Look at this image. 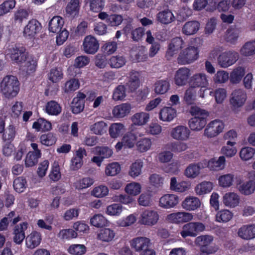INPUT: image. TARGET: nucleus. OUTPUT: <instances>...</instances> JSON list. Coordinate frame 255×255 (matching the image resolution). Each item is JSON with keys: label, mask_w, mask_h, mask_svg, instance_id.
<instances>
[{"label": "nucleus", "mask_w": 255, "mask_h": 255, "mask_svg": "<svg viewBox=\"0 0 255 255\" xmlns=\"http://www.w3.org/2000/svg\"><path fill=\"white\" fill-rule=\"evenodd\" d=\"M25 49L22 46H12L7 50V55L11 60L19 64L26 57Z\"/></svg>", "instance_id": "9d476101"}, {"label": "nucleus", "mask_w": 255, "mask_h": 255, "mask_svg": "<svg viewBox=\"0 0 255 255\" xmlns=\"http://www.w3.org/2000/svg\"><path fill=\"white\" fill-rule=\"evenodd\" d=\"M199 53V49L197 46L189 45L180 52L178 61L183 65L192 63L198 58Z\"/></svg>", "instance_id": "f03ea898"}, {"label": "nucleus", "mask_w": 255, "mask_h": 255, "mask_svg": "<svg viewBox=\"0 0 255 255\" xmlns=\"http://www.w3.org/2000/svg\"><path fill=\"white\" fill-rule=\"evenodd\" d=\"M159 220V215L157 211L149 209H144L140 214L138 223L140 225L148 227L156 225Z\"/></svg>", "instance_id": "7ed1b4c3"}, {"label": "nucleus", "mask_w": 255, "mask_h": 255, "mask_svg": "<svg viewBox=\"0 0 255 255\" xmlns=\"http://www.w3.org/2000/svg\"><path fill=\"white\" fill-rule=\"evenodd\" d=\"M240 53L242 56L245 57L255 55V40L246 42L241 48Z\"/></svg>", "instance_id": "f704fd0d"}, {"label": "nucleus", "mask_w": 255, "mask_h": 255, "mask_svg": "<svg viewBox=\"0 0 255 255\" xmlns=\"http://www.w3.org/2000/svg\"><path fill=\"white\" fill-rule=\"evenodd\" d=\"M240 196L235 192H228L223 196V203L227 207L235 208L239 206Z\"/></svg>", "instance_id": "f8f14e48"}, {"label": "nucleus", "mask_w": 255, "mask_h": 255, "mask_svg": "<svg viewBox=\"0 0 255 255\" xmlns=\"http://www.w3.org/2000/svg\"><path fill=\"white\" fill-rule=\"evenodd\" d=\"M80 86V83L78 79L71 78L65 84L64 91L65 92H73L77 90Z\"/></svg>", "instance_id": "338daca9"}, {"label": "nucleus", "mask_w": 255, "mask_h": 255, "mask_svg": "<svg viewBox=\"0 0 255 255\" xmlns=\"http://www.w3.org/2000/svg\"><path fill=\"white\" fill-rule=\"evenodd\" d=\"M41 155L35 154L32 151H29L25 158V166L29 167L34 166L37 163L38 160L40 158Z\"/></svg>", "instance_id": "680f3d73"}, {"label": "nucleus", "mask_w": 255, "mask_h": 255, "mask_svg": "<svg viewBox=\"0 0 255 255\" xmlns=\"http://www.w3.org/2000/svg\"><path fill=\"white\" fill-rule=\"evenodd\" d=\"M149 115L144 112L137 113L134 114L131 118L132 123L136 126H143L148 121Z\"/></svg>", "instance_id": "473e14b6"}, {"label": "nucleus", "mask_w": 255, "mask_h": 255, "mask_svg": "<svg viewBox=\"0 0 255 255\" xmlns=\"http://www.w3.org/2000/svg\"><path fill=\"white\" fill-rule=\"evenodd\" d=\"M41 29L40 23L36 19H32L29 21L25 26L23 34L25 37L31 38L34 37Z\"/></svg>", "instance_id": "4be33fe9"}, {"label": "nucleus", "mask_w": 255, "mask_h": 255, "mask_svg": "<svg viewBox=\"0 0 255 255\" xmlns=\"http://www.w3.org/2000/svg\"><path fill=\"white\" fill-rule=\"evenodd\" d=\"M240 33L241 30L239 28L231 27L227 30L225 38L228 42L235 43L239 38Z\"/></svg>", "instance_id": "49530a36"}, {"label": "nucleus", "mask_w": 255, "mask_h": 255, "mask_svg": "<svg viewBox=\"0 0 255 255\" xmlns=\"http://www.w3.org/2000/svg\"><path fill=\"white\" fill-rule=\"evenodd\" d=\"M67 251L71 255H83L86 252V248L83 244H71Z\"/></svg>", "instance_id": "a18cd8bd"}, {"label": "nucleus", "mask_w": 255, "mask_h": 255, "mask_svg": "<svg viewBox=\"0 0 255 255\" xmlns=\"http://www.w3.org/2000/svg\"><path fill=\"white\" fill-rule=\"evenodd\" d=\"M86 150L83 147H79L75 151L70 164V168L72 170H77L82 167L83 158L86 155Z\"/></svg>", "instance_id": "aec40b11"}, {"label": "nucleus", "mask_w": 255, "mask_h": 255, "mask_svg": "<svg viewBox=\"0 0 255 255\" xmlns=\"http://www.w3.org/2000/svg\"><path fill=\"white\" fill-rule=\"evenodd\" d=\"M149 184L155 188L161 187L164 183V178L160 174L153 173L149 176Z\"/></svg>", "instance_id": "603ef678"}, {"label": "nucleus", "mask_w": 255, "mask_h": 255, "mask_svg": "<svg viewBox=\"0 0 255 255\" xmlns=\"http://www.w3.org/2000/svg\"><path fill=\"white\" fill-rule=\"evenodd\" d=\"M141 184L134 181L127 184L125 188V192L130 196H137L141 192Z\"/></svg>", "instance_id": "ea45409f"}, {"label": "nucleus", "mask_w": 255, "mask_h": 255, "mask_svg": "<svg viewBox=\"0 0 255 255\" xmlns=\"http://www.w3.org/2000/svg\"><path fill=\"white\" fill-rule=\"evenodd\" d=\"M171 134L174 139L185 140L188 138L190 131L188 128H172Z\"/></svg>", "instance_id": "c03bdc74"}, {"label": "nucleus", "mask_w": 255, "mask_h": 255, "mask_svg": "<svg viewBox=\"0 0 255 255\" xmlns=\"http://www.w3.org/2000/svg\"><path fill=\"white\" fill-rule=\"evenodd\" d=\"M233 217V213L229 210L223 209L217 212L216 215V221L219 223H227L230 221Z\"/></svg>", "instance_id": "37998d69"}, {"label": "nucleus", "mask_w": 255, "mask_h": 255, "mask_svg": "<svg viewBox=\"0 0 255 255\" xmlns=\"http://www.w3.org/2000/svg\"><path fill=\"white\" fill-rule=\"evenodd\" d=\"M49 176L50 179L54 181H57L61 178L59 165L57 161H55L52 164Z\"/></svg>", "instance_id": "e2e57ef3"}, {"label": "nucleus", "mask_w": 255, "mask_h": 255, "mask_svg": "<svg viewBox=\"0 0 255 255\" xmlns=\"http://www.w3.org/2000/svg\"><path fill=\"white\" fill-rule=\"evenodd\" d=\"M179 197L173 194H166L161 196L159 201V205L164 209L174 208L179 203Z\"/></svg>", "instance_id": "9b49d317"}, {"label": "nucleus", "mask_w": 255, "mask_h": 255, "mask_svg": "<svg viewBox=\"0 0 255 255\" xmlns=\"http://www.w3.org/2000/svg\"><path fill=\"white\" fill-rule=\"evenodd\" d=\"M90 62V58L86 56H80L77 57L75 60L74 66L69 68L68 71L70 72H74L75 74L71 73V76L78 77V75L80 74V70L78 68H81L88 65Z\"/></svg>", "instance_id": "5701e85b"}, {"label": "nucleus", "mask_w": 255, "mask_h": 255, "mask_svg": "<svg viewBox=\"0 0 255 255\" xmlns=\"http://www.w3.org/2000/svg\"><path fill=\"white\" fill-rule=\"evenodd\" d=\"M94 183V180L90 177L77 178L73 182V187L78 190L86 189Z\"/></svg>", "instance_id": "c756f323"}, {"label": "nucleus", "mask_w": 255, "mask_h": 255, "mask_svg": "<svg viewBox=\"0 0 255 255\" xmlns=\"http://www.w3.org/2000/svg\"><path fill=\"white\" fill-rule=\"evenodd\" d=\"M204 167L203 162L190 164L185 169L184 174L188 178L195 179L200 175L201 169Z\"/></svg>", "instance_id": "393cba45"}, {"label": "nucleus", "mask_w": 255, "mask_h": 255, "mask_svg": "<svg viewBox=\"0 0 255 255\" xmlns=\"http://www.w3.org/2000/svg\"><path fill=\"white\" fill-rule=\"evenodd\" d=\"M56 140V137L52 132L43 133L40 137V143L46 146L54 144Z\"/></svg>", "instance_id": "8fccbe9b"}, {"label": "nucleus", "mask_w": 255, "mask_h": 255, "mask_svg": "<svg viewBox=\"0 0 255 255\" xmlns=\"http://www.w3.org/2000/svg\"><path fill=\"white\" fill-rule=\"evenodd\" d=\"M193 215L192 213L185 212H177L168 215L166 217V220L171 223L181 224L187 223L193 219Z\"/></svg>", "instance_id": "423d86ee"}, {"label": "nucleus", "mask_w": 255, "mask_h": 255, "mask_svg": "<svg viewBox=\"0 0 255 255\" xmlns=\"http://www.w3.org/2000/svg\"><path fill=\"white\" fill-rule=\"evenodd\" d=\"M190 70L186 67L179 69L175 73L174 82L178 86H183L186 84L190 76Z\"/></svg>", "instance_id": "b1692460"}, {"label": "nucleus", "mask_w": 255, "mask_h": 255, "mask_svg": "<svg viewBox=\"0 0 255 255\" xmlns=\"http://www.w3.org/2000/svg\"><path fill=\"white\" fill-rule=\"evenodd\" d=\"M202 205L201 200L197 197L189 196L181 203V207L186 211H194L200 209Z\"/></svg>", "instance_id": "ddd939ff"}, {"label": "nucleus", "mask_w": 255, "mask_h": 255, "mask_svg": "<svg viewBox=\"0 0 255 255\" xmlns=\"http://www.w3.org/2000/svg\"><path fill=\"white\" fill-rule=\"evenodd\" d=\"M196 97V90L194 87L192 86L185 91L183 100L188 105H191L194 103Z\"/></svg>", "instance_id": "0e129e2a"}, {"label": "nucleus", "mask_w": 255, "mask_h": 255, "mask_svg": "<svg viewBox=\"0 0 255 255\" xmlns=\"http://www.w3.org/2000/svg\"><path fill=\"white\" fill-rule=\"evenodd\" d=\"M229 79V73L224 70L218 71L213 77V81L216 84L225 83Z\"/></svg>", "instance_id": "bf43d9fd"}, {"label": "nucleus", "mask_w": 255, "mask_h": 255, "mask_svg": "<svg viewBox=\"0 0 255 255\" xmlns=\"http://www.w3.org/2000/svg\"><path fill=\"white\" fill-rule=\"evenodd\" d=\"M152 143L150 139L144 138L139 140L136 143L137 150L140 152H144L148 150Z\"/></svg>", "instance_id": "69168bd1"}, {"label": "nucleus", "mask_w": 255, "mask_h": 255, "mask_svg": "<svg viewBox=\"0 0 255 255\" xmlns=\"http://www.w3.org/2000/svg\"><path fill=\"white\" fill-rule=\"evenodd\" d=\"M190 84L194 88L207 87L209 85L207 76L205 73L196 74L191 77Z\"/></svg>", "instance_id": "a878e982"}, {"label": "nucleus", "mask_w": 255, "mask_h": 255, "mask_svg": "<svg viewBox=\"0 0 255 255\" xmlns=\"http://www.w3.org/2000/svg\"><path fill=\"white\" fill-rule=\"evenodd\" d=\"M20 69L26 74L33 73L36 69L37 62L31 56H27L18 64Z\"/></svg>", "instance_id": "a211bd4d"}, {"label": "nucleus", "mask_w": 255, "mask_h": 255, "mask_svg": "<svg viewBox=\"0 0 255 255\" xmlns=\"http://www.w3.org/2000/svg\"><path fill=\"white\" fill-rule=\"evenodd\" d=\"M133 60L135 62H143L147 59L146 48L144 46H139L133 49L130 53Z\"/></svg>", "instance_id": "7c9ffc66"}, {"label": "nucleus", "mask_w": 255, "mask_h": 255, "mask_svg": "<svg viewBox=\"0 0 255 255\" xmlns=\"http://www.w3.org/2000/svg\"><path fill=\"white\" fill-rule=\"evenodd\" d=\"M91 224L96 227H102L109 224L108 221L103 215L97 214L94 215L90 220Z\"/></svg>", "instance_id": "5fc2aeb1"}, {"label": "nucleus", "mask_w": 255, "mask_h": 255, "mask_svg": "<svg viewBox=\"0 0 255 255\" xmlns=\"http://www.w3.org/2000/svg\"><path fill=\"white\" fill-rule=\"evenodd\" d=\"M19 90V82L14 76H6L0 82V90L7 98L15 97Z\"/></svg>", "instance_id": "f257e3e1"}, {"label": "nucleus", "mask_w": 255, "mask_h": 255, "mask_svg": "<svg viewBox=\"0 0 255 255\" xmlns=\"http://www.w3.org/2000/svg\"><path fill=\"white\" fill-rule=\"evenodd\" d=\"M41 241V233L36 231H33L25 238V246L28 249H34L40 244Z\"/></svg>", "instance_id": "f3484780"}, {"label": "nucleus", "mask_w": 255, "mask_h": 255, "mask_svg": "<svg viewBox=\"0 0 255 255\" xmlns=\"http://www.w3.org/2000/svg\"><path fill=\"white\" fill-rule=\"evenodd\" d=\"M183 40L179 37L173 38L169 43L166 56L169 59L176 54L184 44Z\"/></svg>", "instance_id": "6ab92c4d"}, {"label": "nucleus", "mask_w": 255, "mask_h": 255, "mask_svg": "<svg viewBox=\"0 0 255 255\" xmlns=\"http://www.w3.org/2000/svg\"><path fill=\"white\" fill-rule=\"evenodd\" d=\"M247 99L246 91L242 89H237L234 90L230 97V102L234 109L242 107Z\"/></svg>", "instance_id": "0eeeda50"}, {"label": "nucleus", "mask_w": 255, "mask_h": 255, "mask_svg": "<svg viewBox=\"0 0 255 255\" xmlns=\"http://www.w3.org/2000/svg\"><path fill=\"white\" fill-rule=\"evenodd\" d=\"M151 245V240L146 237H140L133 238L130 241L131 248L136 252H140Z\"/></svg>", "instance_id": "2eb2a0df"}, {"label": "nucleus", "mask_w": 255, "mask_h": 255, "mask_svg": "<svg viewBox=\"0 0 255 255\" xmlns=\"http://www.w3.org/2000/svg\"><path fill=\"white\" fill-rule=\"evenodd\" d=\"M210 95L214 96L216 102L218 104H221L226 98L227 96V92L226 89L223 88H219L215 90L214 92L211 91Z\"/></svg>", "instance_id": "6e6d98bb"}, {"label": "nucleus", "mask_w": 255, "mask_h": 255, "mask_svg": "<svg viewBox=\"0 0 255 255\" xmlns=\"http://www.w3.org/2000/svg\"><path fill=\"white\" fill-rule=\"evenodd\" d=\"M58 237L62 240H70L77 238V233L72 229H66L61 230Z\"/></svg>", "instance_id": "052dcab7"}, {"label": "nucleus", "mask_w": 255, "mask_h": 255, "mask_svg": "<svg viewBox=\"0 0 255 255\" xmlns=\"http://www.w3.org/2000/svg\"><path fill=\"white\" fill-rule=\"evenodd\" d=\"M143 166V163L141 160H136L130 166L128 175L133 178L139 176L141 174Z\"/></svg>", "instance_id": "e433bc0d"}, {"label": "nucleus", "mask_w": 255, "mask_h": 255, "mask_svg": "<svg viewBox=\"0 0 255 255\" xmlns=\"http://www.w3.org/2000/svg\"><path fill=\"white\" fill-rule=\"evenodd\" d=\"M109 192V189L105 185H101L95 187L91 192V195L96 198H103L107 196Z\"/></svg>", "instance_id": "4d7b16f0"}, {"label": "nucleus", "mask_w": 255, "mask_h": 255, "mask_svg": "<svg viewBox=\"0 0 255 255\" xmlns=\"http://www.w3.org/2000/svg\"><path fill=\"white\" fill-rule=\"evenodd\" d=\"M239 58L235 51H229L221 54L218 58V63L222 68H228L234 64Z\"/></svg>", "instance_id": "39448f33"}, {"label": "nucleus", "mask_w": 255, "mask_h": 255, "mask_svg": "<svg viewBox=\"0 0 255 255\" xmlns=\"http://www.w3.org/2000/svg\"><path fill=\"white\" fill-rule=\"evenodd\" d=\"M157 20L164 24L171 23L175 20V16L169 9H165L159 12L156 15Z\"/></svg>", "instance_id": "c85d7f7f"}, {"label": "nucleus", "mask_w": 255, "mask_h": 255, "mask_svg": "<svg viewBox=\"0 0 255 255\" xmlns=\"http://www.w3.org/2000/svg\"><path fill=\"white\" fill-rule=\"evenodd\" d=\"M64 21L59 16H54L49 21V30L53 33H58L62 28Z\"/></svg>", "instance_id": "72a5a7b5"}, {"label": "nucleus", "mask_w": 255, "mask_h": 255, "mask_svg": "<svg viewBox=\"0 0 255 255\" xmlns=\"http://www.w3.org/2000/svg\"><path fill=\"white\" fill-rule=\"evenodd\" d=\"M235 141H228L226 145L221 148V153L228 157L235 156L237 152V149L235 146Z\"/></svg>", "instance_id": "79ce46f5"}, {"label": "nucleus", "mask_w": 255, "mask_h": 255, "mask_svg": "<svg viewBox=\"0 0 255 255\" xmlns=\"http://www.w3.org/2000/svg\"><path fill=\"white\" fill-rule=\"evenodd\" d=\"M152 194L149 191L141 194L137 199L139 205L143 207H149L152 205Z\"/></svg>", "instance_id": "de8ad7c7"}, {"label": "nucleus", "mask_w": 255, "mask_h": 255, "mask_svg": "<svg viewBox=\"0 0 255 255\" xmlns=\"http://www.w3.org/2000/svg\"><path fill=\"white\" fill-rule=\"evenodd\" d=\"M28 226L27 223L23 222L15 227L13 233V240L15 244H21L23 240L26 238L25 231L27 230Z\"/></svg>", "instance_id": "412c9836"}, {"label": "nucleus", "mask_w": 255, "mask_h": 255, "mask_svg": "<svg viewBox=\"0 0 255 255\" xmlns=\"http://www.w3.org/2000/svg\"><path fill=\"white\" fill-rule=\"evenodd\" d=\"M212 236L209 235H201L197 237L194 241L195 244L200 247L202 253L212 254L216 253L218 248L217 247H208L213 241Z\"/></svg>", "instance_id": "20e7f679"}, {"label": "nucleus", "mask_w": 255, "mask_h": 255, "mask_svg": "<svg viewBox=\"0 0 255 255\" xmlns=\"http://www.w3.org/2000/svg\"><path fill=\"white\" fill-rule=\"evenodd\" d=\"M176 111L171 107L163 108L160 113V119L165 122L172 121L176 116Z\"/></svg>", "instance_id": "a19ab883"}, {"label": "nucleus", "mask_w": 255, "mask_h": 255, "mask_svg": "<svg viewBox=\"0 0 255 255\" xmlns=\"http://www.w3.org/2000/svg\"><path fill=\"white\" fill-rule=\"evenodd\" d=\"M213 189V184L210 181H203L195 187V192L197 195L201 196L210 193Z\"/></svg>", "instance_id": "2f4dec72"}, {"label": "nucleus", "mask_w": 255, "mask_h": 255, "mask_svg": "<svg viewBox=\"0 0 255 255\" xmlns=\"http://www.w3.org/2000/svg\"><path fill=\"white\" fill-rule=\"evenodd\" d=\"M204 166L212 171H219L223 170L226 166V160L224 156L214 157L209 160L203 161Z\"/></svg>", "instance_id": "6e6552de"}, {"label": "nucleus", "mask_w": 255, "mask_h": 255, "mask_svg": "<svg viewBox=\"0 0 255 255\" xmlns=\"http://www.w3.org/2000/svg\"><path fill=\"white\" fill-rule=\"evenodd\" d=\"M46 111L49 115L57 116L61 113V108L58 103L51 101L46 104Z\"/></svg>", "instance_id": "864d4df0"}, {"label": "nucleus", "mask_w": 255, "mask_h": 255, "mask_svg": "<svg viewBox=\"0 0 255 255\" xmlns=\"http://www.w3.org/2000/svg\"><path fill=\"white\" fill-rule=\"evenodd\" d=\"M170 88V83L167 80H158L154 85V91L157 94L166 93Z\"/></svg>", "instance_id": "4c0bfd02"}, {"label": "nucleus", "mask_w": 255, "mask_h": 255, "mask_svg": "<svg viewBox=\"0 0 255 255\" xmlns=\"http://www.w3.org/2000/svg\"><path fill=\"white\" fill-rule=\"evenodd\" d=\"M136 136L133 130L126 133L123 138V142L128 147H132L135 142Z\"/></svg>", "instance_id": "774afa93"}, {"label": "nucleus", "mask_w": 255, "mask_h": 255, "mask_svg": "<svg viewBox=\"0 0 255 255\" xmlns=\"http://www.w3.org/2000/svg\"><path fill=\"white\" fill-rule=\"evenodd\" d=\"M236 186L238 190L245 196H249L255 191V181L252 180L243 182L240 179L237 181Z\"/></svg>", "instance_id": "dca6fc26"}, {"label": "nucleus", "mask_w": 255, "mask_h": 255, "mask_svg": "<svg viewBox=\"0 0 255 255\" xmlns=\"http://www.w3.org/2000/svg\"><path fill=\"white\" fill-rule=\"evenodd\" d=\"M238 236L242 240L248 241L255 238V224L243 225L237 231Z\"/></svg>", "instance_id": "1a4fd4ad"}, {"label": "nucleus", "mask_w": 255, "mask_h": 255, "mask_svg": "<svg viewBox=\"0 0 255 255\" xmlns=\"http://www.w3.org/2000/svg\"><path fill=\"white\" fill-rule=\"evenodd\" d=\"M246 73V68L243 66H238L233 69L230 73L229 79L233 84H239Z\"/></svg>", "instance_id": "bb28decb"}, {"label": "nucleus", "mask_w": 255, "mask_h": 255, "mask_svg": "<svg viewBox=\"0 0 255 255\" xmlns=\"http://www.w3.org/2000/svg\"><path fill=\"white\" fill-rule=\"evenodd\" d=\"M218 180L220 187L224 188H228L233 185L234 175L232 173L222 175L219 177Z\"/></svg>", "instance_id": "58836bf2"}, {"label": "nucleus", "mask_w": 255, "mask_h": 255, "mask_svg": "<svg viewBox=\"0 0 255 255\" xmlns=\"http://www.w3.org/2000/svg\"><path fill=\"white\" fill-rule=\"evenodd\" d=\"M131 110V105L129 103H122L115 107L113 110L114 116L122 118L128 116Z\"/></svg>", "instance_id": "cd10ccee"}, {"label": "nucleus", "mask_w": 255, "mask_h": 255, "mask_svg": "<svg viewBox=\"0 0 255 255\" xmlns=\"http://www.w3.org/2000/svg\"><path fill=\"white\" fill-rule=\"evenodd\" d=\"M79 3L80 0H70L66 8L67 13L72 16L77 15L79 10Z\"/></svg>", "instance_id": "13d9d810"}, {"label": "nucleus", "mask_w": 255, "mask_h": 255, "mask_svg": "<svg viewBox=\"0 0 255 255\" xmlns=\"http://www.w3.org/2000/svg\"><path fill=\"white\" fill-rule=\"evenodd\" d=\"M200 28V24L197 21L187 22L182 27V32L186 35L195 34Z\"/></svg>", "instance_id": "c9c22d12"}, {"label": "nucleus", "mask_w": 255, "mask_h": 255, "mask_svg": "<svg viewBox=\"0 0 255 255\" xmlns=\"http://www.w3.org/2000/svg\"><path fill=\"white\" fill-rule=\"evenodd\" d=\"M13 186L14 190L16 192H23L27 186L26 179L23 177L16 178L13 181Z\"/></svg>", "instance_id": "09e8293b"}, {"label": "nucleus", "mask_w": 255, "mask_h": 255, "mask_svg": "<svg viewBox=\"0 0 255 255\" xmlns=\"http://www.w3.org/2000/svg\"><path fill=\"white\" fill-rule=\"evenodd\" d=\"M83 50L87 54H94L99 48L98 41L93 36H87L84 39Z\"/></svg>", "instance_id": "4468645a"}, {"label": "nucleus", "mask_w": 255, "mask_h": 255, "mask_svg": "<svg viewBox=\"0 0 255 255\" xmlns=\"http://www.w3.org/2000/svg\"><path fill=\"white\" fill-rule=\"evenodd\" d=\"M240 157L243 161H248L251 159L255 154V149L250 146L241 148L240 151Z\"/></svg>", "instance_id": "3c124183"}]
</instances>
